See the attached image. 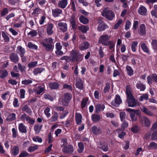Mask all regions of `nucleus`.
<instances>
[{
    "mask_svg": "<svg viewBox=\"0 0 157 157\" xmlns=\"http://www.w3.org/2000/svg\"><path fill=\"white\" fill-rule=\"evenodd\" d=\"M126 94L127 98L126 103L129 107H135L139 105L138 101L135 98L131 92L130 86L128 85L126 86Z\"/></svg>",
    "mask_w": 157,
    "mask_h": 157,
    "instance_id": "obj_1",
    "label": "nucleus"
},
{
    "mask_svg": "<svg viewBox=\"0 0 157 157\" xmlns=\"http://www.w3.org/2000/svg\"><path fill=\"white\" fill-rule=\"evenodd\" d=\"M82 55L79 52L74 48L71 52L70 56V60L72 62L76 61L79 62L82 59Z\"/></svg>",
    "mask_w": 157,
    "mask_h": 157,
    "instance_id": "obj_2",
    "label": "nucleus"
},
{
    "mask_svg": "<svg viewBox=\"0 0 157 157\" xmlns=\"http://www.w3.org/2000/svg\"><path fill=\"white\" fill-rule=\"evenodd\" d=\"M101 15L110 21H112L115 17L114 12L108 7H106L103 10Z\"/></svg>",
    "mask_w": 157,
    "mask_h": 157,
    "instance_id": "obj_3",
    "label": "nucleus"
},
{
    "mask_svg": "<svg viewBox=\"0 0 157 157\" xmlns=\"http://www.w3.org/2000/svg\"><path fill=\"white\" fill-rule=\"evenodd\" d=\"M110 38V36L107 34L102 35L100 36L98 43L104 46H108L111 43V41L109 40Z\"/></svg>",
    "mask_w": 157,
    "mask_h": 157,
    "instance_id": "obj_4",
    "label": "nucleus"
},
{
    "mask_svg": "<svg viewBox=\"0 0 157 157\" xmlns=\"http://www.w3.org/2000/svg\"><path fill=\"white\" fill-rule=\"evenodd\" d=\"M72 98V95L71 94L68 93H65L63 94L62 101L63 105L65 106L68 105Z\"/></svg>",
    "mask_w": 157,
    "mask_h": 157,
    "instance_id": "obj_5",
    "label": "nucleus"
},
{
    "mask_svg": "<svg viewBox=\"0 0 157 157\" xmlns=\"http://www.w3.org/2000/svg\"><path fill=\"white\" fill-rule=\"evenodd\" d=\"M98 147L100 149L104 151H107L109 150L108 143L106 141H100L99 144H98Z\"/></svg>",
    "mask_w": 157,
    "mask_h": 157,
    "instance_id": "obj_6",
    "label": "nucleus"
},
{
    "mask_svg": "<svg viewBox=\"0 0 157 157\" xmlns=\"http://www.w3.org/2000/svg\"><path fill=\"white\" fill-rule=\"evenodd\" d=\"M140 121L142 124L145 127H149L151 124L149 119L146 116H143L141 117Z\"/></svg>",
    "mask_w": 157,
    "mask_h": 157,
    "instance_id": "obj_7",
    "label": "nucleus"
},
{
    "mask_svg": "<svg viewBox=\"0 0 157 157\" xmlns=\"http://www.w3.org/2000/svg\"><path fill=\"white\" fill-rule=\"evenodd\" d=\"M122 100L120 96L119 95H117L114 99L111 102L112 105L115 107H118L121 103Z\"/></svg>",
    "mask_w": 157,
    "mask_h": 157,
    "instance_id": "obj_8",
    "label": "nucleus"
},
{
    "mask_svg": "<svg viewBox=\"0 0 157 157\" xmlns=\"http://www.w3.org/2000/svg\"><path fill=\"white\" fill-rule=\"evenodd\" d=\"M98 25L97 30L99 32L102 31L108 28V26L105 25L103 21H100L98 22Z\"/></svg>",
    "mask_w": 157,
    "mask_h": 157,
    "instance_id": "obj_9",
    "label": "nucleus"
},
{
    "mask_svg": "<svg viewBox=\"0 0 157 157\" xmlns=\"http://www.w3.org/2000/svg\"><path fill=\"white\" fill-rule=\"evenodd\" d=\"M46 26L47 33V34L50 35H52L54 33L53 30V25L52 23H48L45 25Z\"/></svg>",
    "mask_w": 157,
    "mask_h": 157,
    "instance_id": "obj_10",
    "label": "nucleus"
},
{
    "mask_svg": "<svg viewBox=\"0 0 157 157\" xmlns=\"http://www.w3.org/2000/svg\"><path fill=\"white\" fill-rule=\"evenodd\" d=\"M58 26L59 29L63 32L67 30V25L65 23L59 22L58 23Z\"/></svg>",
    "mask_w": 157,
    "mask_h": 157,
    "instance_id": "obj_11",
    "label": "nucleus"
},
{
    "mask_svg": "<svg viewBox=\"0 0 157 157\" xmlns=\"http://www.w3.org/2000/svg\"><path fill=\"white\" fill-rule=\"evenodd\" d=\"M21 118L23 120H26L28 121V123L31 124H33L34 123L35 120L33 119H31L25 113L21 115Z\"/></svg>",
    "mask_w": 157,
    "mask_h": 157,
    "instance_id": "obj_12",
    "label": "nucleus"
},
{
    "mask_svg": "<svg viewBox=\"0 0 157 157\" xmlns=\"http://www.w3.org/2000/svg\"><path fill=\"white\" fill-rule=\"evenodd\" d=\"M138 33L141 36H144L146 34V26L144 24H142L140 26Z\"/></svg>",
    "mask_w": 157,
    "mask_h": 157,
    "instance_id": "obj_13",
    "label": "nucleus"
},
{
    "mask_svg": "<svg viewBox=\"0 0 157 157\" xmlns=\"http://www.w3.org/2000/svg\"><path fill=\"white\" fill-rule=\"evenodd\" d=\"M138 13L142 15L145 16L147 14V9L144 6H140L138 10Z\"/></svg>",
    "mask_w": 157,
    "mask_h": 157,
    "instance_id": "obj_14",
    "label": "nucleus"
},
{
    "mask_svg": "<svg viewBox=\"0 0 157 157\" xmlns=\"http://www.w3.org/2000/svg\"><path fill=\"white\" fill-rule=\"evenodd\" d=\"M41 44L46 51H51L52 50L54 47L52 44H48L45 42H41Z\"/></svg>",
    "mask_w": 157,
    "mask_h": 157,
    "instance_id": "obj_15",
    "label": "nucleus"
},
{
    "mask_svg": "<svg viewBox=\"0 0 157 157\" xmlns=\"http://www.w3.org/2000/svg\"><path fill=\"white\" fill-rule=\"evenodd\" d=\"M10 59L12 61L16 63L18 62L19 60L18 55L14 53H12L10 55Z\"/></svg>",
    "mask_w": 157,
    "mask_h": 157,
    "instance_id": "obj_16",
    "label": "nucleus"
},
{
    "mask_svg": "<svg viewBox=\"0 0 157 157\" xmlns=\"http://www.w3.org/2000/svg\"><path fill=\"white\" fill-rule=\"evenodd\" d=\"M91 131L93 133L96 135H99L101 133V128L97 127L96 126H94L92 127Z\"/></svg>",
    "mask_w": 157,
    "mask_h": 157,
    "instance_id": "obj_17",
    "label": "nucleus"
},
{
    "mask_svg": "<svg viewBox=\"0 0 157 157\" xmlns=\"http://www.w3.org/2000/svg\"><path fill=\"white\" fill-rule=\"evenodd\" d=\"M141 110L143 112L147 115L152 116L154 115L153 113L145 106H143L141 108Z\"/></svg>",
    "mask_w": 157,
    "mask_h": 157,
    "instance_id": "obj_18",
    "label": "nucleus"
},
{
    "mask_svg": "<svg viewBox=\"0 0 157 157\" xmlns=\"http://www.w3.org/2000/svg\"><path fill=\"white\" fill-rule=\"evenodd\" d=\"M73 147L71 145H69L68 147H65L62 149L63 152L69 154L72 153L74 151Z\"/></svg>",
    "mask_w": 157,
    "mask_h": 157,
    "instance_id": "obj_19",
    "label": "nucleus"
},
{
    "mask_svg": "<svg viewBox=\"0 0 157 157\" xmlns=\"http://www.w3.org/2000/svg\"><path fill=\"white\" fill-rule=\"evenodd\" d=\"M19 148L17 146L13 147L11 150V153L14 156L17 155L19 153Z\"/></svg>",
    "mask_w": 157,
    "mask_h": 157,
    "instance_id": "obj_20",
    "label": "nucleus"
},
{
    "mask_svg": "<svg viewBox=\"0 0 157 157\" xmlns=\"http://www.w3.org/2000/svg\"><path fill=\"white\" fill-rule=\"evenodd\" d=\"M67 0H60L58 3V6L62 9L65 8L67 4Z\"/></svg>",
    "mask_w": 157,
    "mask_h": 157,
    "instance_id": "obj_21",
    "label": "nucleus"
},
{
    "mask_svg": "<svg viewBox=\"0 0 157 157\" xmlns=\"http://www.w3.org/2000/svg\"><path fill=\"white\" fill-rule=\"evenodd\" d=\"M16 52L19 54L20 57H22L25 53V48H23L21 46H18L17 47Z\"/></svg>",
    "mask_w": 157,
    "mask_h": 157,
    "instance_id": "obj_22",
    "label": "nucleus"
},
{
    "mask_svg": "<svg viewBox=\"0 0 157 157\" xmlns=\"http://www.w3.org/2000/svg\"><path fill=\"white\" fill-rule=\"evenodd\" d=\"M52 15L55 17L59 16L62 13V11L60 9L56 8L52 10Z\"/></svg>",
    "mask_w": 157,
    "mask_h": 157,
    "instance_id": "obj_23",
    "label": "nucleus"
},
{
    "mask_svg": "<svg viewBox=\"0 0 157 157\" xmlns=\"http://www.w3.org/2000/svg\"><path fill=\"white\" fill-rule=\"evenodd\" d=\"M75 118L77 124L79 125L82 122V119L81 114L79 113H76L75 115Z\"/></svg>",
    "mask_w": 157,
    "mask_h": 157,
    "instance_id": "obj_24",
    "label": "nucleus"
},
{
    "mask_svg": "<svg viewBox=\"0 0 157 157\" xmlns=\"http://www.w3.org/2000/svg\"><path fill=\"white\" fill-rule=\"evenodd\" d=\"M45 70V69L43 67H37L35 68L33 71V72L35 75H37L41 73Z\"/></svg>",
    "mask_w": 157,
    "mask_h": 157,
    "instance_id": "obj_25",
    "label": "nucleus"
},
{
    "mask_svg": "<svg viewBox=\"0 0 157 157\" xmlns=\"http://www.w3.org/2000/svg\"><path fill=\"white\" fill-rule=\"evenodd\" d=\"M78 29L82 33H85L89 30V27L88 25H82L79 26Z\"/></svg>",
    "mask_w": 157,
    "mask_h": 157,
    "instance_id": "obj_26",
    "label": "nucleus"
},
{
    "mask_svg": "<svg viewBox=\"0 0 157 157\" xmlns=\"http://www.w3.org/2000/svg\"><path fill=\"white\" fill-rule=\"evenodd\" d=\"M21 110L23 112H25L29 115H31L32 113L29 107L26 105H25L22 107Z\"/></svg>",
    "mask_w": 157,
    "mask_h": 157,
    "instance_id": "obj_27",
    "label": "nucleus"
},
{
    "mask_svg": "<svg viewBox=\"0 0 157 157\" xmlns=\"http://www.w3.org/2000/svg\"><path fill=\"white\" fill-rule=\"evenodd\" d=\"M18 129L19 131L22 133H26L27 132L26 127L22 123L19 124Z\"/></svg>",
    "mask_w": 157,
    "mask_h": 157,
    "instance_id": "obj_28",
    "label": "nucleus"
},
{
    "mask_svg": "<svg viewBox=\"0 0 157 157\" xmlns=\"http://www.w3.org/2000/svg\"><path fill=\"white\" fill-rule=\"evenodd\" d=\"M90 46V44L87 42H85L81 44L79 46V48L81 50L87 49Z\"/></svg>",
    "mask_w": 157,
    "mask_h": 157,
    "instance_id": "obj_29",
    "label": "nucleus"
},
{
    "mask_svg": "<svg viewBox=\"0 0 157 157\" xmlns=\"http://www.w3.org/2000/svg\"><path fill=\"white\" fill-rule=\"evenodd\" d=\"M58 117L59 115L58 113L56 112H54L52 113V117L50 119L51 121H56L58 120Z\"/></svg>",
    "mask_w": 157,
    "mask_h": 157,
    "instance_id": "obj_30",
    "label": "nucleus"
},
{
    "mask_svg": "<svg viewBox=\"0 0 157 157\" xmlns=\"http://www.w3.org/2000/svg\"><path fill=\"white\" fill-rule=\"evenodd\" d=\"M76 87L80 90H82L83 88V84L82 81L81 79H78L76 83Z\"/></svg>",
    "mask_w": 157,
    "mask_h": 157,
    "instance_id": "obj_31",
    "label": "nucleus"
},
{
    "mask_svg": "<svg viewBox=\"0 0 157 157\" xmlns=\"http://www.w3.org/2000/svg\"><path fill=\"white\" fill-rule=\"evenodd\" d=\"M133 111H129L128 112L129 113L130 117L132 121L135 122L137 121V118L135 114V112Z\"/></svg>",
    "mask_w": 157,
    "mask_h": 157,
    "instance_id": "obj_32",
    "label": "nucleus"
},
{
    "mask_svg": "<svg viewBox=\"0 0 157 157\" xmlns=\"http://www.w3.org/2000/svg\"><path fill=\"white\" fill-rule=\"evenodd\" d=\"M95 107L96 111V112H98L101 111H103L105 107L103 105L97 104L96 105Z\"/></svg>",
    "mask_w": 157,
    "mask_h": 157,
    "instance_id": "obj_33",
    "label": "nucleus"
},
{
    "mask_svg": "<svg viewBox=\"0 0 157 157\" xmlns=\"http://www.w3.org/2000/svg\"><path fill=\"white\" fill-rule=\"evenodd\" d=\"M44 90V88L41 86H37L35 89V92L38 94H40Z\"/></svg>",
    "mask_w": 157,
    "mask_h": 157,
    "instance_id": "obj_34",
    "label": "nucleus"
},
{
    "mask_svg": "<svg viewBox=\"0 0 157 157\" xmlns=\"http://www.w3.org/2000/svg\"><path fill=\"white\" fill-rule=\"evenodd\" d=\"M49 88L52 89H58L59 86V84L56 82H51L49 84Z\"/></svg>",
    "mask_w": 157,
    "mask_h": 157,
    "instance_id": "obj_35",
    "label": "nucleus"
},
{
    "mask_svg": "<svg viewBox=\"0 0 157 157\" xmlns=\"http://www.w3.org/2000/svg\"><path fill=\"white\" fill-rule=\"evenodd\" d=\"M2 35L5 42H8L9 41L10 38L7 33L4 31H2Z\"/></svg>",
    "mask_w": 157,
    "mask_h": 157,
    "instance_id": "obj_36",
    "label": "nucleus"
},
{
    "mask_svg": "<svg viewBox=\"0 0 157 157\" xmlns=\"http://www.w3.org/2000/svg\"><path fill=\"white\" fill-rule=\"evenodd\" d=\"M79 19L80 21L84 24H86L89 22V20L82 16H80Z\"/></svg>",
    "mask_w": 157,
    "mask_h": 157,
    "instance_id": "obj_37",
    "label": "nucleus"
},
{
    "mask_svg": "<svg viewBox=\"0 0 157 157\" xmlns=\"http://www.w3.org/2000/svg\"><path fill=\"white\" fill-rule=\"evenodd\" d=\"M42 127V125L35 124L34 127V130L36 134H38L41 129Z\"/></svg>",
    "mask_w": 157,
    "mask_h": 157,
    "instance_id": "obj_38",
    "label": "nucleus"
},
{
    "mask_svg": "<svg viewBox=\"0 0 157 157\" xmlns=\"http://www.w3.org/2000/svg\"><path fill=\"white\" fill-rule=\"evenodd\" d=\"M91 118L93 121L96 122L100 119L101 117L99 115L95 114L92 115Z\"/></svg>",
    "mask_w": 157,
    "mask_h": 157,
    "instance_id": "obj_39",
    "label": "nucleus"
},
{
    "mask_svg": "<svg viewBox=\"0 0 157 157\" xmlns=\"http://www.w3.org/2000/svg\"><path fill=\"white\" fill-rule=\"evenodd\" d=\"M148 148L149 149H157V144L154 142H151L150 143L148 146Z\"/></svg>",
    "mask_w": 157,
    "mask_h": 157,
    "instance_id": "obj_40",
    "label": "nucleus"
},
{
    "mask_svg": "<svg viewBox=\"0 0 157 157\" xmlns=\"http://www.w3.org/2000/svg\"><path fill=\"white\" fill-rule=\"evenodd\" d=\"M127 73L128 75L131 76L133 75V70L129 66H127L126 67Z\"/></svg>",
    "mask_w": 157,
    "mask_h": 157,
    "instance_id": "obj_41",
    "label": "nucleus"
},
{
    "mask_svg": "<svg viewBox=\"0 0 157 157\" xmlns=\"http://www.w3.org/2000/svg\"><path fill=\"white\" fill-rule=\"evenodd\" d=\"M141 47L144 52L147 53L149 52V49L145 43H142L141 44Z\"/></svg>",
    "mask_w": 157,
    "mask_h": 157,
    "instance_id": "obj_42",
    "label": "nucleus"
},
{
    "mask_svg": "<svg viewBox=\"0 0 157 157\" xmlns=\"http://www.w3.org/2000/svg\"><path fill=\"white\" fill-rule=\"evenodd\" d=\"M42 12V10L39 8H36L34 9L32 14L35 16H37L38 14H40Z\"/></svg>",
    "mask_w": 157,
    "mask_h": 157,
    "instance_id": "obj_43",
    "label": "nucleus"
},
{
    "mask_svg": "<svg viewBox=\"0 0 157 157\" xmlns=\"http://www.w3.org/2000/svg\"><path fill=\"white\" fill-rule=\"evenodd\" d=\"M136 87L138 89H139L140 91H144L145 89V86L142 83L138 82L136 84Z\"/></svg>",
    "mask_w": 157,
    "mask_h": 157,
    "instance_id": "obj_44",
    "label": "nucleus"
},
{
    "mask_svg": "<svg viewBox=\"0 0 157 157\" xmlns=\"http://www.w3.org/2000/svg\"><path fill=\"white\" fill-rule=\"evenodd\" d=\"M16 118V114L14 113H12L9 115L7 119L9 121H11L15 120Z\"/></svg>",
    "mask_w": 157,
    "mask_h": 157,
    "instance_id": "obj_45",
    "label": "nucleus"
},
{
    "mask_svg": "<svg viewBox=\"0 0 157 157\" xmlns=\"http://www.w3.org/2000/svg\"><path fill=\"white\" fill-rule=\"evenodd\" d=\"M78 148L77 150V151L79 153L82 152L84 149L83 144L82 143H78Z\"/></svg>",
    "mask_w": 157,
    "mask_h": 157,
    "instance_id": "obj_46",
    "label": "nucleus"
},
{
    "mask_svg": "<svg viewBox=\"0 0 157 157\" xmlns=\"http://www.w3.org/2000/svg\"><path fill=\"white\" fill-rule=\"evenodd\" d=\"M138 44V43L136 41H134L132 42L131 45V49L133 52H136Z\"/></svg>",
    "mask_w": 157,
    "mask_h": 157,
    "instance_id": "obj_47",
    "label": "nucleus"
},
{
    "mask_svg": "<svg viewBox=\"0 0 157 157\" xmlns=\"http://www.w3.org/2000/svg\"><path fill=\"white\" fill-rule=\"evenodd\" d=\"M33 82L32 79L31 78L29 79H25L22 80L21 83L22 84L25 85H29Z\"/></svg>",
    "mask_w": 157,
    "mask_h": 157,
    "instance_id": "obj_48",
    "label": "nucleus"
},
{
    "mask_svg": "<svg viewBox=\"0 0 157 157\" xmlns=\"http://www.w3.org/2000/svg\"><path fill=\"white\" fill-rule=\"evenodd\" d=\"M154 75L155 74H153L151 75L148 76L147 78V82L149 84H151L152 82L154 81L155 79L153 78V76H155Z\"/></svg>",
    "mask_w": 157,
    "mask_h": 157,
    "instance_id": "obj_49",
    "label": "nucleus"
},
{
    "mask_svg": "<svg viewBox=\"0 0 157 157\" xmlns=\"http://www.w3.org/2000/svg\"><path fill=\"white\" fill-rule=\"evenodd\" d=\"M151 45L153 48L157 51V40H152L151 42Z\"/></svg>",
    "mask_w": 157,
    "mask_h": 157,
    "instance_id": "obj_50",
    "label": "nucleus"
},
{
    "mask_svg": "<svg viewBox=\"0 0 157 157\" xmlns=\"http://www.w3.org/2000/svg\"><path fill=\"white\" fill-rule=\"evenodd\" d=\"M38 147V146L36 145H35L33 146H31L29 147L28 148L27 150L29 152H32L37 149Z\"/></svg>",
    "mask_w": 157,
    "mask_h": 157,
    "instance_id": "obj_51",
    "label": "nucleus"
},
{
    "mask_svg": "<svg viewBox=\"0 0 157 157\" xmlns=\"http://www.w3.org/2000/svg\"><path fill=\"white\" fill-rule=\"evenodd\" d=\"M148 99V95L147 94H143L140 97L139 100L141 101L144 100H147Z\"/></svg>",
    "mask_w": 157,
    "mask_h": 157,
    "instance_id": "obj_52",
    "label": "nucleus"
},
{
    "mask_svg": "<svg viewBox=\"0 0 157 157\" xmlns=\"http://www.w3.org/2000/svg\"><path fill=\"white\" fill-rule=\"evenodd\" d=\"M37 62L36 61L31 62L28 64V67L29 68H33L35 67L37 64Z\"/></svg>",
    "mask_w": 157,
    "mask_h": 157,
    "instance_id": "obj_53",
    "label": "nucleus"
},
{
    "mask_svg": "<svg viewBox=\"0 0 157 157\" xmlns=\"http://www.w3.org/2000/svg\"><path fill=\"white\" fill-rule=\"evenodd\" d=\"M0 73L1 74L0 77L2 78H5L8 75L7 72L5 70L1 71Z\"/></svg>",
    "mask_w": 157,
    "mask_h": 157,
    "instance_id": "obj_54",
    "label": "nucleus"
},
{
    "mask_svg": "<svg viewBox=\"0 0 157 157\" xmlns=\"http://www.w3.org/2000/svg\"><path fill=\"white\" fill-rule=\"evenodd\" d=\"M110 84L109 83H106L105 86L103 90V92L104 93L108 92L110 89Z\"/></svg>",
    "mask_w": 157,
    "mask_h": 157,
    "instance_id": "obj_55",
    "label": "nucleus"
},
{
    "mask_svg": "<svg viewBox=\"0 0 157 157\" xmlns=\"http://www.w3.org/2000/svg\"><path fill=\"white\" fill-rule=\"evenodd\" d=\"M28 47L32 49L36 50L37 49L38 47L34 44H32L31 42H29L28 44Z\"/></svg>",
    "mask_w": 157,
    "mask_h": 157,
    "instance_id": "obj_56",
    "label": "nucleus"
},
{
    "mask_svg": "<svg viewBox=\"0 0 157 157\" xmlns=\"http://www.w3.org/2000/svg\"><path fill=\"white\" fill-rule=\"evenodd\" d=\"M122 20L121 19H120L115 24L114 26V28L115 29H117L119 26L122 23Z\"/></svg>",
    "mask_w": 157,
    "mask_h": 157,
    "instance_id": "obj_57",
    "label": "nucleus"
},
{
    "mask_svg": "<svg viewBox=\"0 0 157 157\" xmlns=\"http://www.w3.org/2000/svg\"><path fill=\"white\" fill-rule=\"evenodd\" d=\"M28 35H30L32 36H35L37 35V32L35 30H33L27 33Z\"/></svg>",
    "mask_w": 157,
    "mask_h": 157,
    "instance_id": "obj_58",
    "label": "nucleus"
},
{
    "mask_svg": "<svg viewBox=\"0 0 157 157\" xmlns=\"http://www.w3.org/2000/svg\"><path fill=\"white\" fill-rule=\"evenodd\" d=\"M126 116L125 113L124 112H121L120 113V117L121 120V121H124L125 118Z\"/></svg>",
    "mask_w": 157,
    "mask_h": 157,
    "instance_id": "obj_59",
    "label": "nucleus"
},
{
    "mask_svg": "<svg viewBox=\"0 0 157 157\" xmlns=\"http://www.w3.org/2000/svg\"><path fill=\"white\" fill-rule=\"evenodd\" d=\"M42 42H45L48 44H51L53 42V40L52 38L49 37L48 38L44 39Z\"/></svg>",
    "mask_w": 157,
    "mask_h": 157,
    "instance_id": "obj_60",
    "label": "nucleus"
},
{
    "mask_svg": "<svg viewBox=\"0 0 157 157\" xmlns=\"http://www.w3.org/2000/svg\"><path fill=\"white\" fill-rule=\"evenodd\" d=\"M9 92L7 91L6 92L2 94L1 98L3 100H6V99L8 98L9 95Z\"/></svg>",
    "mask_w": 157,
    "mask_h": 157,
    "instance_id": "obj_61",
    "label": "nucleus"
},
{
    "mask_svg": "<svg viewBox=\"0 0 157 157\" xmlns=\"http://www.w3.org/2000/svg\"><path fill=\"white\" fill-rule=\"evenodd\" d=\"M98 52L100 57L101 58H102L104 56V55L103 52V49L102 47L101 46L100 47Z\"/></svg>",
    "mask_w": 157,
    "mask_h": 157,
    "instance_id": "obj_62",
    "label": "nucleus"
},
{
    "mask_svg": "<svg viewBox=\"0 0 157 157\" xmlns=\"http://www.w3.org/2000/svg\"><path fill=\"white\" fill-rule=\"evenodd\" d=\"M50 111V109L49 107H47L44 110V113L47 117H50L51 114L49 113Z\"/></svg>",
    "mask_w": 157,
    "mask_h": 157,
    "instance_id": "obj_63",
    "label": "nucleus"
},
{
    "mask_svg": "<svg viewBox=\"0 0 157 157\" xmlns=\"http://www.w3.org/2000/svg\"><path fill=\"white\" fill-rule=\"evenodd\" d=\"M29 155L27 152L25 151H22L19 155V157H25Z\"/></svg>",
    "mask_w": 157,
    "mask_h": 157,
    "instance_id": "obj_64",
    "label": "nucleus"
}]
</instances>
